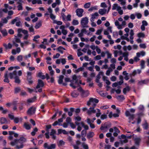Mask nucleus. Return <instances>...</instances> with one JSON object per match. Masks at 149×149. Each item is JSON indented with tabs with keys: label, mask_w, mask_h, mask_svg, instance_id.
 <instances>
[{
	"label": "nucleus",
	"mask_w": 149,
	"mask_h": 149,
	"mask_svg": "<svg viewBox=\"0 0 149 149\" xmlns=\"http://www.w3.org/2000/svg\"><path fill=\"white\" fill-rule=\"evenodd\" d=\"M110 127L109 126L107 123H104V124H102L100 128V129L103 132H107L108 129V128Z\"/></svg>",
	"instance_id": "nucleus-6"
},
{
	"label": "nucleus",
	"mask_w": 149,
	"mask_h": 149,
	"mask_svg": "<svg viewBox=\"0 0 149 149\" xmlns=\"http://www.w3.org/2000/svg\"><path fill=\"white\" fill-rule=\"evenodd\" d=\"M81 124L84 128L85 130H88V126L86 125H85L83 122H81Z\"/></svg>",
	"instance_id": "nucleus-37"
},
{
	"label": "nucleus",
	"mask_w": 149,
	"mask_h": 149,
	"mask_svg": "<svg viewBox=\"0 0 149 149\" xmlns=\"http://www.w3.org/2000/svg\"><path fill=\"white\" fill-rule=\"evenodd\" d=\"M106 53L107 54V58H111L112 54L110 53L109 51H106Z\"/></svg>",
	"instance_id": "nucleus-55"
},
{
	"label": "nucleus",
	"mask_w": 149,
	"mask_h": 149,
	"mask_svg": "<svg viewBox=\"0 0 149 149\" xmlns=\"http://www.w3.org/2000/svg\"><path fill=\"white\" fill-rule=\"evenodd\" d=\"M117 98L118 100H124L125 99V97L123 95H118L117 97Z\"/></svg>",
	"instance_id": "nucleus-45"
},
{
	"label": "nucleus",
	"mask_w": 149,
	"mask_h": 149,
	"mask_svg": "<svg viewBox=\"0 0 149 149\" xmlns=\"http://www.w3.org/2000/svg\"><path fill=\"white\" fill-rule=\"evenodd\" d=\"M125 114L126 116L129 117V119L130 120L129 122L130 123L131 120H133L134 118V115L133 114H131L129 111H126Z\"/></svg>",
	"instance_id": "nucleus-5"
},
{
	"label": "nucleus",
	"mask_w": 149,
	"mask_h": 149,
	"mask_svg": "<svg viewBox=\"0 0 149 149\" xmlns=\"http://www.w3.org/2000/svg\"><path fill=\"white\" fill-rule=\"evenodd\" d=\"M58 51L61 54H63V51L62 49L65 50V48L61 46H59L57 48Z\"/></svg>",
	"instance_id": "nucleus-29"
},
{
	"label": "nucleus",
	"mask_w": 149,
	"mask_h": 149,
	"mask_svg": "<svg viewBox=\"0 0 149 149\" xmlns=\"http://www.w3.org/2000/svg\"><path fill=\"white\" fill-rule=\"evenodd\" d=\"M64 78V76L62 75H61L59 77L58 81V83L59 84H63V79Z\"/></svg>",
	"instance_id": "nucleus-24"
},
{
	"label": "nucleus",
	"mask_w": 149,
	"mask_h": 149,
	"mask_svg": "<svg viewBox=\"0 0 149 149\" xmlns=\"http://www.w3.org/2000/svg\"><path fill=\"white\" fill-rule=\"evenodd\" d=\"M22 29L19 28L17 30V36L19 37H21L22 36V34L21 33V32Z\"/></svg>",
	"instance_id": "nucleus-40"
},
{
	"label": "nucleus",
	"mask_w": 149,
	"mask_h": 149,
	"mask_svg": "<svg viewBox=\"0 0 149 149\" xmlns=\"http://www.w3.org/2000/svg\"><path fill=\"white\" fill-rule=\"evenodd\" d=\"M99 102L98 100L93 98H90L87 103V105L90 106L91 105L93 107H94L96 106V104Z\"/></svg>",
	"instance_id": "nucleus-3"
},
{
	"label": "nucleus",
	"mask_w": 149,
	"mask_h": 149,
	"mask_svg": "<svg viewBox=\"0 0 149 149\" xmlns=\"http://www.w3.org/2000/svg\"><path fill=\"white\" fill-rule=\"evenodd\" d=\"M72 79L70 81L71 83L70 86L74 89L75 88L79 86V84H81V81L80 80L81 77L80 76H77L74 75L72 76Z\"/></svg>",
	"instance_id": "nucleus-1"
},
{
	"label": "nucleus",
	"mask_w": 149,
	"mask_h": 149,
	"mask_svg": "<svg viewBox=\"0 0 149 149\" xmlns=\"http://www.w3.org/2000/svg\"><path fill=\"white\" fill-rule=\"evenodd\" d=\"M149 82V80L146 79L139 81L138 84L139 85H142L143 84H146Z\"/></svg>",
	"instance_id": "nucleus-17"
},
{
	"label": "nucleus",
	"mask_w": 149,
	"mask_h": 149,
	"mask_svg": "<svg viewBox=\"0 0 149 149\" xmlns=\"http://www.w3.org/2000/svg\"><path fill=\"white\" fill-rule=\"evenodd\" d=\"M3 46L4 47H5V48L6 49H10L12 48V44L9 43H8V45L6 44H4L3 45Z\"/></svg>",
	"instance_id": "nucleus-20"
},
{
	"label": "nucleus",
	"mask_w": 149,
	"mask_h": 149,
	"mask_svg": "<svg viewBox=\"0 0 149 149\" xmlns=\"http://www.w3.org/2000/svg\"><path fill=\"white\" fill-rule=\"evenodd\" d=\"M20 91V88L19 87H17L15 88L14 93H17L19 92Z\"/></svg>",
	"instance_id": "nucleus-38"
},
{
	"label": "nucleus",
	"mask_w": 149,
	"mask_h": 149,
	"mask_svg": "<svg viewBox=\"0 0 149 149\" xmlns=\"http://www.w3.org/2000/svg\"><path fill=\"white\" fill-rule=\"evenodd\" d=\"M107 9L105 8L100 9L99 10V13L101 15H103L106 13Z\"/></svg>",
	"instance_id": "nucleus-18"
},
{
	"label": "nucleus",
	"mask_w": 149,
	"mask_h": 149,
	"mask_svg": "<svg viewBox=\"0 0 149 149\" xmlns=\"http://www.w3.org/2000/svg\"><path fill=\"white\" fill-rule=\"evenodd\" d=\"M79 95V93L76 91H74L72 93V96L73 97H77Z\"/></svg>",
	"instance_id": "nucleus-34"
},
{
	"label": "nucleus",
	"mask_w": 149,
	"mask_h": 149,
	"mask_svg": "<svg viewBox=\"0 0 149 149\" xmlns=\"http://www.w3.org/2000/svg\"><path fill=\"white\" fill-rule=\"evenodd\" d=\"M44 86V83L43 81L41 79L38 80V82L36 88L37 89L43 87Z\"/></svg>",
	"instance_id": "nucleus-9"
},
{
	"label": "nucleus",
	"mask_w": 149,
	"mask_h": 149,
	"mask_svg": "<svg viewBox=\"0 0 149 149\" xmlns=\"http://www.w3.org/2000/svg\"><path fill=\"white\" fill-rule=\"evenodd\" d=\"M82 146L84 149H88V145L85 143H82Z\"/></svg>",
	"instance_id": "nucleus-44"
},
{
	"label": "nucleus",
	"mask_w": 149,
	"mask_h": 149,
	"mask_svg": "<svg viewBox=\"0 0 149 149\" xmlns=\"http://www.w3.org/2000/svg\"><path fill=\"white\" fill-rule=\"evenodd\" d=\"M78 90L80 92H82L83 94V96L84 97H86L88 96L89 94V93L88 91L86 92H84V91L83 90L82 88L81 87H79L78 88Z\"/></svg>",
	"instance_id": "nucleus-13"
},
{
	"label": "nucleus",
	"mask_w": 149,
	"mask_h": 149,
	"mask_svg": "<svg viewBox=\"0 0 149 149\" xmlns=\"http://www.w3.org/2000/svg\"><path fill=\"white\" fill-rule=\"evenodd\" d=\"M70 111H68V113L69 116H71L72 115V112L74 111V109L73 108H71L70 109Z\"/></svg>",
	"instance_id": "nucleus-41"
},
{
	"label": "nucleus",
	"mask_w": 149,
	"mask_h": 149,
	"mask_svg": "<svg viewBox=\"0 0 149 149\" xmlns=\"http://www.w3.org/2000/svg\"><path fill=\"white\" fill-rule=\"evenodd\" d=\"M66 121V128L67 127L68 125H69V124L70 123H71L72 120L71 118L68 117L67 118Z\"/></svg>",
	"instance_id": "nucleus-22"
},
{
	"label": "nucleus",
	"mask_w": 149,
	"mask_h": 149,
	"mask_svg": "<svg viewBox=\"0 0 149 149\" xmlns=\"http://www.w3.org/2000/svg\"><path fill=\"white\" fill-rule=\"evenodd\" d=\"M71 15L68 14L66 17V19L68 21H70L71 20Z\"/></svg>",
	"instance_id": "nucleus-59"
},
{
	"label": "nucleus",
	"mask_w": 149,
	"mask_h": 149,
	"mask_svg": "<svg viewBox=\"0 0 149 149\" xmlns=\"http://www.w3.org/2000/svg\"><path fill=\"white\" fill-rule=\"evenodd\" d=\"M17 59L19 61H22V55H19L17 57Z\"/></svg>",
	"instance_id": "nucleus-62"
},
{
	"label": "nucleus",
	"mask_w": 149,
	"mask_h": 149,
	"mask_svg": "<svg viewBox=\"0 0 149 149\" xmlns=\"http://www.w3.org/2000/svg\"><path fill=\"white\" fill-rule=\"evenodd\" d=\"M87 123L89 125L90 127L92 129L94 128L95 127V126L94 124H92L91 123V120L89 118H87Z\"/></svg>",
	"instance_id": "nucleus-15"
},
{
	"label": "nucleus",
	"mask_w": 149,
	"mask_h": 149,
	"mask_svg": "<svg viewBox=\"0 0 149 149\" xmlns=\"http://www.w3.org/2000/svg\"><path fill=\"white\" fill-rule=\"evenodd\" d=\"M56 148V145L55 144H51L47 148V149H54Z\"/></svg>",
	"instance_id": "nucleus-47"
},
{
	"label": "nucleus",
	"mask_w": 149,
	"mask_h": 149,
	"mask_svg": "<svg viewBox=\"0 0 149 149\" xmlns=\"http://www.w3.org/2000/svg\"><path fill=\"white\" fill-rule=\"evenodd\" d=\"M117 10L120 15H122L123 14V10H121V8L120 7H118V9H117Z\"/></svg>",
	"instance_id": "nucleus-35"
},
{
	"label": "nucleus",
	"mask_w": 149,
	"mask_h": 149,
	"mask_svg": "<svg viewBox=\"0 0 149 149\" xmlns=\"http://www.w3.org/2000/svg\"><path fill=\"white\" fill-rule=\"evenodd\" d=\"M146 52L144 51H142L140 52H137L136 54V55L137 57H140L141 56H145Z\"/></svg>",
	"instance_id": "nucleus-16"
},
{
	"label": "nucleus",
	"mask_w": 149,
	"mask_h": 149,
	"mask_svg": "<svg viewBox=\"0 0 149 149\" xmlns=\"http://www.w3.org/2000/svg\"><path fill=\"white\" fill-rule=\"evenodd\" d=\"M64 144L65 142L62 140H60L58 143V146L59 147H60Z\"/></svg>",
	"instance_id": "nucleus-49"
},
{
	"label": "nucleus",
	"mask_w": 149,
	"mask_h": 149,
	"mask_svg": "<svg viewBox=\"0 0 149 149\" xmlns=\"http://www.w3.org/2000/svg\"><path fill=\"white\" fill-rule=\"evenodd\" d=\"M118 7H120V6H118L117 4V3L114 4L113 5V6H112V9L113 10H115L116 9L117 10V9H118Z\"/></svg>",
	"instance_id": "nucleus-46"
},
{
	"label": "nucleus",
	"mask_w": 149,
	"mask_h": 149,
	"mask_svg": "<svg viewBox=\"0 0 149 149\" xmlns=\"http://www.w3.org/2000/svg\"><path fill=\"white\" fill-rule=\"evenodd\" d=\"M107 118V115L106 114H102V115L100 117V118L102 120H104V119Z\"/></svg>",
	"instance_id": "nucleus-64"
},
{
	"label": "nucleus",
	"mask_w": 149,
	"mask_h": 149,
	"mask_svg": "<svg viewBox=\"0 0 149 149\" xmlns=\"http://www.w3.org/2000/svg\"><path fill=\"white\" fill-rule=\"evenodd\" d=\"M26 141V139L23 137H20V138L17 139L18 143H20V145L19 146L18 145L16 146V148L17 149L22 148L24 147L23 143Z\"/></svg>",
	"instance_id": "nucleus-4"
},
{
	"label": "nucleus",
	"mask_w": 149,
	"mask_h": 149,
	"mask_svg": "<svg viewBox=\"0 0 149 149\" xmlns=\"http://www.w3.org/2000/svg\"><path fill=\"white\" fill-rule=\"evenodd\" d=\"M142 125L143 126V128L144 129L147 130L148 129V123H147L146 122L144 124H143Z\"/></svg>",
	"instance_id": "nucleus-39"
},
{
	"label": "nucleus",
	"mask_w": 149,
	"mask_h": 149,
	"mask_svg": "<svg viewBox=\"0 0 149 149\" xmlns=\"http://www.w3.org/2000/svg\"><path fill=\"white\" fill-rule=\"evenodd\" d=\"M94 107H90L89 108V110H88L87 111L88 114L90 115L92 113H95L96 111L94 109Z\"/></svg>",
	"instance_id": "nucleus-12"
},
{
	"label": "nucleus",
	"mask_w": 149,
	"mask_h": 149,
	"mask_svg": "<svg viewBox=\"0 0 149 149\" xmlns=\"http://www.w3.org/2000/svg\"><path fill=\"white\" fill-rule=\"evenodd\" d=\"M36 108L32 106L27 111V113L28 114L31 115L35 113L36 111Z\"/></svg>",
	"instance_id": "nucleus-7"
},
{
	"label": "nucleus",
	"mask_w": 149,
	"mask_h": 149,
	"mask_svg": "<svg viewBox=\"0 0 149 149\" xmlns=\"http://www.w3.org/2000/svg\"><path fill=\"white\" fill-rule=\"evenodd\" d=\"M145 62L143 60H141V63L140 65L141 66V69H144L145 67Z\"/></svg>",
	"instance_id": "nucleus-32"
},
{
	"label": "nucleus",
	"mask_w": 149,
	"mask_h": 149,
	"mask_svg": "<svg viewBox=\"0 0 149 149\" xmlns=\"http://www.w3.org/2000/svg\"><path fill=\"white\" fill-rule=\"evenodd\" d=\"M97 6H95L93 7H91L88 10L89 11H92L93 10H96L97 9Z\"/></svg>",
	"instance_id": "nucleus-43"
},
{
	"label": "nucleus",
	"mask_w": 149,
	"mask_h": 149,
	"mask_svg": "<svg viewBox=\"0 0 149 149\" xmlns=\"http://www.w3.org/2000/svg\"><path fill=\"white\" fill-rule=\"evenodd\" d=\"M54 23H56L58 25H61L62 24V22L61 21H57L56 20H54Z\"/></svg>",
	"instance_id": "nucleus-58"
},
{
	"label": "nucleus",
	"mask_w": 149,
	"mask_h": 149,
	"mask_svg": "<svg viewBox=\"0 0 149 149\" xmlns=\"http://www.w3.org/2000/svg\"><path fill=\"white\" fill-rule=\"evenodd\" d=\"M15 79V82L17 84H19L21 82L19 77L18 76H16L14 77Z\"/></svg>",
	"instance_id": "nucleus-19"
},
{
	"label": "nucleus",
	"mask_w": 149,
	"mask_h": 149,
	"mask_svg": "<svg viewBox=\"0 0 149 149\" xmlns=\"http://www.w3.org/2000/svg\"><path fill=\"white\" fill-rule=\"evenodd\" d=\"M17 143V139H16L14 140V141H12L10 143V144L12 146H14L15 144Z\"/></svg>",
	"instance_id": "nucleus-51"
},
{
	"label": "nucleus",
	"mask_w": 149,
	"mask_h": 149,
	"mask_svg": "<svg viewBox=\"0 0 149 149\" xmlns=\"http://www.w3.org/2000/svg\"><path fill=\"white\" fill-rule=\"evenodd\" d=\"M17 4H18L17 6V10H23L22 4L21 3L17 2Z\"/></svg>",
	"instance_id": "nucleus-26"
},
{
	"label": "nucleus",
	"mask_w": 149,
	"mask_h": 149,
	"mask_svg": "<svg viewBox=\"0 0 149 149\" xmlns=\"http://www.w3.org/2000/svg\"><path fill=\"white\" fill-rule=\"evenodd\" d=\"M75 121H79L81 120V118L79 116H75L74 118Z\"/></svg>",
	"instance_id": "nucleus-53"
},
{
	"label": "nucleus",
	"mask_w": 149,
	"mask_h": 149,
	"mask_svg": "<svg viewBox=\"0 0 149 149\" xmlns=\"http://www.w3.org/2000/svg\"><path fill=\"white\" fill-rule=\"evenodd\" d=\"M72 23L74 25H76L79 24V22L78 20L74 19L73 20Z\"/></svg>",
	"instance_id": "nucleus-50"
},
{
	"label": "nucleus",
	"mask_w": 149,
	"mask_h": 149,
	"mask_svg": "<svg viewBox=\"0 0 149 149\" xmlns=\"http://www.w3.org/2000/svg\"><path fill=\"white\" fill-rule=\"evenodd\" d=\"M103 72H100L99 74L97 75V78H96L97 79H100L101 78V77H100V75H103Z\"/></svg>",
	"instance_id": "nucleus-60"
},
{
	"label": "nucleus",
	"mask_w": 149,
	"mask_h": 149,
	"mask_svg": "<svg viewBox=\"0 0 149 149\" xmlns=\"http://www.w3.org/2000/svg\"><path fill=\"white\" fill-rule=\"evenodd\" d=\"M65 118V113H64L62 115V118L59 119L58 120V122L59 123L62 122L63 121V118Z\"/></svg>",
	"instance_id": "nucleus-48"
},
{
	"label": "nucleus",
	"mask_w": 149,
	"mask_h": 149,
	"mask_svg": "<svg viewBox=\"0 0 149 149\" xmlns=\"http://www.w3.org/2000/svg\"><path fill=\"white\" fill-rule=\"evenodd\" d=\"M141 137H136L134 139V140L135 142V144L137 146H139V143L141 141Z\"/></svg>",
	"instance_id": "nucleus-11"
},
{
	"label": "nucleus",
	"mask_w": 149,
	"mask_h": 149,
	"mask_svg": "<svg viewBox=\"0 0 149 149\" xmlns=\"http://www.w3.org/2000/svg\"><path fill=\"white\" fill-rule=\"evenodd\" d=\"M137 36L139 38H143L145 36V35L143 33H139L137 34Z\"/></svg>",
	"instance_id": "nucleus-42"
},
{
	"label": "nucleus",
	"mask_w": 149,
	"mask_h": 149,
	"mask_svg": "<svg viewBox=\"0 0 149 149\" xmlns=\"http://www.w3.org/2000/svg\"><path fill=\"white\" fill-rule=\"evenodd\" d=\"M94 135V133L93 132H90L88 133L87 135V137L88 139H90Z\"/></svg>",
	"instance_id": "nucleus-31"
},
{
	"label": "nucleus",
	"mask_w": 149,
	"mask_h": 149,
	"mask_svg": "<svg viewBox=\"0 0 149 149\" xmlns=\"http://www.w3.org/2000/svg\"><path fill=\"white\" fill-rule=\"evenodd\" d=\"M75 12L77 15L79 17H81L83 16V13L84 12V10L81 8H78L76 10Z\"/></svg>",
	"instance_id": "nucleus-8"
},
{
	"label": "nucleus",
	"mask_w": 149,
	"mask_h": 149,
	"mask_svg": "<svg viewBox=\"0 0 149 149\" xmlns=\"http://www.w3.org/2000/svg\"><path fill=\"white\" fill-rule=\"evenodd\" d=\"M1 22L3 24H6L8 22V20L6 18H2L1 19Z\"/></svg>",
	"instance_id": "nucleus-57"
},
{
	"label": "nucleus",
	"mask_w": 149,
	"mask_h": 149,
	"mask_svg": "<svg viewBox=\"0 0 149 149\" xmlns=\"http://www.w3.org/2000/svg\"><path fill=\"white\" fill-rule=\"evenodd\" d=\"M62 133H63V134H65V130H62L61 129L58 130V134H60Z\"/></svg>",
	"instance_id": "nucleus-52"
},
{
	"label": "nucleus",
	"mask_w": 149,
	"mask_h": 149,
	"mask_svg": "<svg viewBox=\"0 0 149 149\" xmlns=\"http://www.w3.org/2000/svg\"><path fill=\"white\" fill-rule=\"evenodd\" d=\"M88 18L87 17H83L81 20L80 24L82 28H87L88 27Z\"/></svg>",
	"instance_id": "nucleus-2"
},
{
	"label": "nucleus",
	"mask_w": 149,
	"mask_h": 149,
	"mask_svg": "<svg viewBox=\"0 0 149 149\" xmlns=\"http://www.w3.org/2000/svg\"><path fill=\"white\" fill-rule=\"evenodd\" d=\"M42 26V23L41 22H39L37 23L36 24V25L35 26L36 29H37L39 28Z\"/></svg>",
	"instance_id": "nucleus-33"
},
{
	"label": "nucleus",
	"mask_w": 149,
	"mask_h": 149,
	"mask_svg": "<svg viewBox=\"0 0 149 149\" xmlns=\"http://www.w3.org/2000/svg\"><path fill=\"white\" fill-rule=\"evenodd\" d=\"M24 126L27 130H29L31 128L30 125L26 123H24Z\"/></svg>",
	"instance_id": "nucleus-25"
},
{
	"label": "nucleus",
	"mask_w": 149,
	"mask_h": 149,
	"mask_svg": "<svg viewBox=\"0 0 149 149\" xmlns=\"http://www.w3.org/2000/svg\"><path fill=\"white\" fill-rule=\"evenodd\" d=\"M99 16V14L97 12H96L91 15V17L90 20L91 22L94 21V19L97 18V17Z\"/></svg>",
	"instance_id": "nucleus-10"
},
{
	"label": "nucleus",
	"mask_w": 149,
	"mask_h": 149,
	"mask_svg": "<svg viewBox=\"0 0 149 149\" xmlns=\"http://www.w3.org/2000/svg\"><path fill=\"white\" fill-rule=\"evenodd\" d=\"M52 126L51 125H46V131L48 132H49V130L51 128Z\"/></svg>",
	"instance_id": "nucleus-56"
},
{
	"label": "nucleus",
	"mask_w": 149,
	"mask_h": 149,
	"mask_svg": "<svg viewBox=\"0 0 149 149\" xmlns=\"http://www.w3.org/2000/svg\"><path fill=\"white\" fill-rule=\"evenodd\" d=\"M111 62L112 64H115L116 62V59L114 58H112L111 60Z\"/></svg>",
	"instance_id": "nucleus-61"
},
{
	"label": "nucleus",
	"mask_w": 149,
	"mask_h": 149,
	"mask_svg": "<svg viewBox=\"0 0 149 149\" xmlns=\"http://www.w3.org/2000/svg\"><path fill=\"white\" fill-rule=\"evenodd\" d=\"M81 50V49H79L78 50V52H77V56L78 57H79L83 55V53L81 52L80 51Z\"/></svg>",
	"instance_id": "nucleus-63"
},
{
	"label": "nucleus",
	"mask_w": 149,
	"mask_h": 149,
	"mask_svg": "<svg viewBox=\"0 0 149 149\" xmlns=\"http://www.w3.org/2000/svg\"><path fill=\"white\" fill-rule=\"evenodd\" d=\"M91 5V3L88 2L85 3L84 5V7L86 8H88Z\"/></svg>",
	"instance_id": "nucleus-54"
},
{
	"label": "nucleus",
	"mask_w": 149,
	"mask_h": 149,
	"mask_svg": "<svg viewBox=\"0 0 149 149\" xmlns=\"http://www.w3.org/2000/svg\"><path fill=\"white\" fill-rule=\"evenodd\" d=\"M38 131V129L37 127H35L33 129V131L31 133V134L32 136H34L35 135L36 132H37Z\"/></svg>",
	"instance_id": "nucleus-36"
},
{
	"label": "nucleus",
	"mask_w": 149,
	"mask_h": 149,
	"mask_svg": "<svg viewBox=\"0 0 149 149\" xmlns=\"http://www.w3.org/2000/svg\"><path fill=\"white\" fill-rule=\"evenodd\" d=\"M32 72H27V73L26 79H32Z\"/></svg>",
	"instance_id": "nucleus-21"
},
{
	"label": "nucleus",
	"mask_w": 149,
	"mask_h": 149,
	"mask_svg": "<svg viewBox=\"0 0 149 149\" xmlns=\"http://www.w3.org/2000/svg\"><path fill=\"white\" fill-rule=\"evenodd\" d=\"M65 26L64 25H61L60 27V29H62V32L64 35H65Z\"/></svg>",
	"instance_id": "nucleus-30"
},
{
	"label": "nucleus",
	"mask_w": 149,
	"mask_h": 149,
	"mask_svg": "<svg viewBox=\"0 0 149 149\" xmlns=\"http://www.w3.org/2000/svg\"><path fill=\"white\" fill-rule=\"evenodd\" d=\"M0 122L1 124H7L8 122L6 118L3 117H1L0 118Z\"/></svg>",
	"instance_id": "nucleus-14"
},
{
	"label": "nucleus",
	"mask_w": 149,
	"mask_h": 149,
	"mask_svg": "<svg viewBox=\"0 0 149 149\" xmlns=\"http://www.w3.org/2000/svg\"><path fill=\"white\" fill-rule=\"evenodd\" d=\"M0 31L3 34V36H7L8 33L7 32L6 30L5 29H4L3 30L1 29Z\"/></svg>",
	"instance_id": "nucleus-27"
},
{
	"label": "nucleus",
	"mask_w": 149,
	"mask_h": 149,
	"mask_svg": "<svg viewBox=\"0 0 149 149\" xmlns=\"http://www.w3.org/2000/svg\"><path fill=\"white\" fill-rule=\"evenodd\" d=\"M38 76L42 79H45L46 78L45 76L42 74V72H39L38 73Z\"/></svg>",
	"instance_id": "nucleus-28"
},
{
	"label": "nucleus",
	"mask_w": 149,
	"mask_h": 149,
	"mask_svg": "<svg viewBox=\"0 0 149 149\" xmlns=\"http://www.w3.org/2000/svg\"><path fill=\"white\" fill-rule=\"evenodd\" d=\"M130 90V88L129 86H127L124 88L123 90V92L124 94H126L127 92H128Z\"/></svg>",
	"instance_id": "nucleus-23"
}]
</instances>
